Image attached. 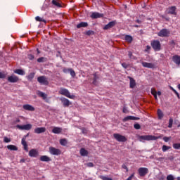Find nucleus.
<instances>
[{
	"label": "nucleus",
	"mask_w": 180,
	"mask_h": 180,
	"mask_svg": "<svg viewBox=\"0 0 180 180\" xmlns=\"http://www.w3.org/2000/svg\"><path fill=\"white\" fill-rule=\"evenodd\" d=\"M122 168H123L124 169H126L127 172H129V168H127V166H126V165L123 164L122 165Z\"/></svg>",
	"instance_id": "864d4df0"
},
{
	"label": "nucleus",
	"mask_w": 180,
	"mask_h": 180,
	"mask_svg": "<svg viewBox=\"0 0 180 180\" xmlns=\"http://www.w3.org/2000/svg\"><path fill=\"white\" fill-rule=\"evenodd\" d=\"M88 150H85V148H82L80 149V155H82V157H86L88 156Z\"/></svg>",
	"instance_id": "bb28decb"
},
{
	"label": "nucleus",
	"mask_w": 180,
	"mask_h": 180,
	"mask_svg": "<svg viewBox=\"0 0 180 180\" xmlns=\"http://www.w3.org/2000/svg\"><path fill=\"white\" fill-rule=\"evenodd\" d=\"M134 128L136 129V130H140L141 129V125L139 123L134 124Z\"/></svg>",
	"instance_id": "ea45409f"
},
{
	"label": "nucleus",
	"mask_w": 180,
	"mask_h": 180,
	"mask_svg": "<svg viewBox=\"0 0 180 180\" xmlns=\"http://www.w3.org/2000/svg\"><path fill=\"white\" fill-rule=\"evenodd\" d=\"M82 131L83 134H86V133H88V131L85 128H82Z\"/></svg>",
	"instance_id": "13d9d810"
},
{
	"label": "nucleus",
	"mask_w": 180,
	"mask_h": 180,
	"mask_svg": "<svg viewBox=\"0 0 180 180\" xmlns=\"http://www.w3.org/2000/svg\"><path fill=\"white\" fill-rule=\"evenodd\" d=\"M46 127H37L34 130L36 134H41V133H45Z\"/></svg>",
	"instance_id": "412c9836"
},
{
	"label": "nucleus",
	"mask_w": 180,
	"mask_h": 180,
	"mask_svg": "<svg viewBox=\"0 0 180 180\" xmlns=\"http://www.w3.org/2000/svg\"><path fill=\"white\" fill-rule=\"evenodd\" d=\"M100 179L103 180H113L112 178L107 177L105 176H99Z\"/></svg>",
	"instance_id": "79ce46f5"
},
{
	"label": "nucleus",
	"mask_w": 180,
	"mask_h": 180,
	"mask_svg": "<svg viewBox=\"0 0 180 180\" xmlns=\"http://www.w3.org/2000/svg\"><path fill=\"white\" fill-rule=\"evenodd\" d=\"M124 40L127 43H131V41H133V37H131L130 35H125Z\"/></svg>",
	"instance_id": "c85d7f7f"
},
{
	"label": "nucleus",
	"mask_w": 180,
	"mask_h": 180,
	"mask_svg": "<svg viewBox=\"0 0 180 180\" xmlns=\"http://www.w3.org/2000/svg\"><path fill=\"white\" fill-rule=\"evenodd\" d=\"M23 147H24V150H25V151H29V149L27 148V145H25Z\"/></svg>",
	"instance_id": "052dcab7"
},
{
	"label": "nucleus",
	"mask_w": 180,
	"mask_h": 180,
	"mask_svg": "<svg viewBox=\"0 0 180 180\" xmlns=\"http://www.w3.org/2000/svg\"><path fill=\"white\" fill-rule=\"evenodd\" d=\"M85 34H86V36H92L95 34V32H94L93 30H88L86 32Z\"/></svg>",
	"instance_id": "4c0bfd02"
},
{
	"label": "nucleus",
	"mask_w": 180,
	"mask_h": 180,
	"mask_svg": "<svg viewBox=\"0 0 180 180\" xmlns=\"http://www.w3.org/2000/svg\"><path fill=\"white\" fill-rule=\"evenodd\" d=\"M18 129H20V130H31L32 129V124H27L25 125H17Z\"/></svg>",
	"instance_id": "9b49d317"
},
{
	"label": "nucleus",
	"mask_w": 180,
	"mask_h": 180,
	"mask_svg": "<svg viewBox=\"0 0 180 180\" xmlns=\"http://www.w3.org/2000/svg\"><path fill=\"white\" fill-rule=\"evenodd\" d=\"M15 73L18 74V75H25V71L21 69H17L15 70Z\"/></svg>",
	"instance_id": "7c9ffc66"
},
{
	"label": "nucleus",
	"mask_w": 180,
	"mask_h": 180,
	"mask_svg": "<svg viewBox=\"0 0 180 180\" xmlns=\"http://www.w3.org/2000/svg\"><path fill=\"white\" fill-rule=\"evenodd\" d=\"M35 20H37V22H43L44 23H46V20H44V18H40L39 16L35 17Z\"/></svg>",
	"instance_id": "2f4dec72"
},
{
	"label": "nucleus",
	"mask_w": 180,
	"mask_h": 180,
	"mask_svg": "<svg viewBox=\"0 0 180 180\" xmlns=\"http://www.w3.org/2000/svg\"><path fill=\"white\" fill-rule=\"evenodd\" d=\"M157 95H158V96H161V91H158Z\"/></svg>",
	"instance_id": "774afa93"
},
{
	"label": "nucleus",
	"mask_w": 180,
	"mask_h": 180,
	"mask_svg": "<svg viewBox=\"0 0 180 180\" xmlns=\"http://www.w3.org/2000/svg\"><path fill=\"white\" fill-rule=\"evenodd\" d=\"M141 64L145 68H155V65L152 63L141 62Z\"/></svg>",
	"instance_id": "a211bd4d"
},
{
	"label": "nucleus",
	"mask_w": 180,
	"mask_h": 180,
	"mask_svg": "<svg viewBox=\"0 0 180 180\" xmlns=\"http://www.w3.org/2000/svg\"><path fill=\"white\" fill-rule=\"evenodd\" d=\"M167 180H175V178L172 174H169L167 176Z\"/></svg>",
	"instance_id": "49530a36"
},
{
	"label": "nucleus",
	"mask_w": 180,
	"mask_h": 180,
	"mask_svg": "<svg viewBox=\"0 0 180 180\" xmlns=\"http://www.w3.org/2000/svg\"><path fill=\"white\" fill-rule=\"evenodd\" d=\"M22 109H24V110H28L29 112H34V110H35L34 107H33V105H32L30 104L23 105Z\"/></svg>",
	"instance_id": "ddd939ff"
},
{
	"label": "nucleus",
	"mask_w": 180,
	"mask_h": 180,
	"mask_svg": "<svg viewBox=\"0 0 180 180\" xmlns=\"http://www.w3.org/2000/svg\"><path fill=\"white\" fill-rule=\"evenodd\" d=\"M174 124V120L172 118H169V125H168L169 129H172V124Z\"/></svg>",
	"instance_id": "58836bf2"
},
{
	"label": "nucleus",
	"mask_w": 180,
	"mask_h": 180,
	"mask_svg": "<svg viewBox=\"0 0 180 180\" xmlns=\"http://www.w3.org/2000/svg\"><path fill=\"white\" fill-rule=\"evenodd\" d=\"M171 89L176 95V96L179 98V93H178V91H176V90H175L173 87H171Z\"/></svg>",
	"instance_id": "09e8293b"
},
{
	"label": "nucleus",
	"mask_w": 180,
	"mask_h": 180,
	"mask_svg": "<svg viewBox=\"0 0 180 180\" xmlns=\"http://www.w3.org/2000/svg\"><path fill=\"white\" fill-rule=\"evenodd\" d=\"M25 159H21L20 160V162H21V163H23V162H25Z\"/></svg>",
	"instance_id": "0e129e2a"
},
{
	"label": "nucleus",
	"mask_w": 180,
	"mask_h": 180,
	"mask_svg": "<svg viewBox=\"0 0 180 180\" xmlns=\"http://www.w3.org/2000/svg\"><path fill=\"white\" fill-rule=\"evenodd\" d=\"M113 137L120 143H125V141H127V138L124 136L120 135V134H114Z\"/></svg>",
	"instance_id": "7ed1b4c3"
},
{
	"label": "nucleus",
	"mask_w": 180,
	"mask_h": 180,
	"mask_svg": "<svg viewBox=\"0 0 180 180\" xmlns=\"http://www.w3.org/2000/svg\"><path fill=\"white\" fill-rule=\"evenodd\" d=\"M98 79H99V75H98V72H94L93 74V82L92 84L93 85H98Z\"/></svg>",
	"instance_id": "6ab92c4d"
},
{
	"label": "nucleus",
	"mask_w": 180,
	"mask_h": 180,
	"mask_svg": "<svg viewBox=\"0 0 180 180\" xmlns=\"http://www.w3.org/2000/svg\"><path fill=\"white\" fill-rule=\"evenodd\" d=\"M158 115L159 119H162V117H164V113H162V111L160 109L158 110Z\"/></svg>",
	"instance_id": "72a5a7b5"
},
{
	"label": "nucleus",
	"mask_w": 180,
	"mask_h": 180,
	"mask_svg": "<svg viewBox=\"0 0 180 180\" xmlns=\"http://www.w3.org/2000/svg\"><path fill=\"white\" fill-rule=\"evenodd\" d=\"M123 122H129V120H140V117L129 115L123 118Z\"/></svg>",
	"instance_id": "f3484780"
},
{
	"label": "nucleus",
	"mask_w": 180,
	"mask_h": 180,
	"mask_svg": "<svg viewBox=\"0 0 180 180\" xmlns=\"http://www.w3.org/2000/svg\"><path fill=\"white\" fill-rule=\"evenodd\" d=\"M155 101H158V97L157 96V94L153 95Z\"/></svg>",
	"instance_id": "e2e57ef3"
},
{
	"label": "nucleus",
	"mask_w": 180,
	"mask_h": 180,
	"mask_svg": "<svg viewBox=\"0 0 180 180\" xmlns=\"http://www.w3.org/2000/svg\"><path fill=\"white\" fill-rule=\"evenodd\" d=\"M172 60L176 65H180V56L179 55L173 56L172 58Z\"/></svg>",
	"instance_id": "dca6fc26"
},
{
	"label": "nucleus",
	"mask_w": 180,
	"mask_h": 180,
	"mask_svg": "<svg viewBox=\"0 0 180 180\" xmlns=\"http://www.w3.org/2000/svg\"><path fill=\"white\" fill-rule=\"evenodd\" d=\"M134 178V173L131 174L126 180H132Z\"/></svg>",
	"instance_id": "5fc2aeb1"
},
{
	"label": "nucleus",
	"mask_w": 180,
	"mask_h": 180,
	"mask_svg": "<svg viewBox=\"0 0 180 180\" xmlns=\"http://www.w3.org/2000/svg\"><path fill=\"white\" fill-rule=\"evenodd\" d=\"M27 57L30 60H34V55L32 54H28Z\"/></svg>",
	"instance_id": "3c124183"
},
{
	"label": "nucleus",
	"mask_w": 180,
	"mask_h": 180,
	"mask_svg": "<svg viewBox=\"0 0 180 180\" xmlns=\"http://www.w3.org/2000/svg\"><path fill=\"white\" fill-rule=\"evenodd\" d=\"M122 67H123V68H127L129 67V65H127L126 63H122Z\"/></svg>",
	"instance_id": "6e6d98bb"
},
{
	"label": "nucleus",
	"mask_w": 180,
	"mask_h": 180,
	"mask_svg": "<svg viewBox=\"0 0 180 180\" xmlns=\"http://www.w3.org/2000/svg\"><path fill=\"white\" fill-rule=\"evenodd\" d=\"M139 176H146L148 174V169L146 167H140L138 169Z\"/></svg>",
	"instance_id": "1a4fd4ad"
},
{
	"label": "nucleus",
	"mask_w": 180,
	"mask_h": 180,
	"mask_svg": "<svg viewBox=\"0 0 180 180\" xmlns=\"http://www.w3.org/2000/svg\"><path fill=\"white\" fill-rule=\"evenodd\" d=\"M139 140L140 141H143V140L146 141H153L155 140H158V137L153 135H143V136H139Z\"/></svg>",
	"instance_id": "f257e3e1"
},
{
	"label": "nucleus",
	"mask_w": 180,
	"mask_h": 180,
	"mask_svg": "<svg viewBox=\"0 0 180 180\" xmlns=\"http://www.w3.org/2000/svg\"><path fill=\"white\" fill-rule=\"evenodd\" d=\"M92 19H99L100 18H103V14L99 13L98 12L92 13L91 15Z\"/></svg>",
	"instance_id": "aec40b11"
},
{
	"label": "nucleus",
	"mask_w": 180,
	"mask_h": 180,
	"mask_svg": "<svg viewBox=\"0 0 180 180\" xmlns=\"http://www.w3.org/2000/svg\"><path fill=\"white\" fill-rule=\"evenodd\" d=\"M60 101L63 105L64 108H68L70 105H71V102H70V100L65 98H60Z\"/></svg>",
	"instance_id": "2eb2a0df"
},
{
	"label": "nucleus",
	"mask_w": 180,
	"mask_h": 180,
	"mask_svg": "<svg viewBox=\"0 0 180 180\" xmlns=\"http://www.w3.org/2000/svg\"><path fill=\"white\" fill-rule=\"evenodd\" d=\"M169 30L167 29H162L158 33L159 37H168L169 36Z\"/></svg>",
	"instance_id": "0eeeda50"
},
{
	"label": "nucleus",
	"mask_w": 180,
	"mask_h": 180,
	"mask_svg": "<svg viewBox=\"0 0 180 180\" xmlns=\"http://www.w3.org/2000/svg\"><path fill=\"white\" fill-rule=\"evenodd\" d=\"M4 143H11V139L5 136L4 139Z\"/></svg>",
	"instance_id": "8fccbe9b"
},
{
	"label": "nucleus",
	"mask_w": 180,
	"mask_h": 180,
	"mask_svg": "<svg viewBox=\"0 0 180 180\" xmlns=\"http://www.w3.org/2000/svg\"><path fill=\"white\" fill-rule=\"evenodd\" d=\"M27 137H29V134H27L26 135H25L24 137H23V139H25V140H26V138H27Z\"/></svg>",
	"instance_id": "338daca9"
},
{
	"label": "nucleus",
	"mask_w": 180,
	"mask_h": 180,
	"mask_svg": "<svg viewBox=\"0 0 180 180\" xmlns=\"http://www.w3.org/2000/svg\"><path fill=\"white\" fill-rule=\"evenodd\" d=\"M173 148H174V150H179L180 143H174L173 144Z\"/></svg>",
	"instance_id": "37998d69"
},
{
	"label": "nucleus",
	"mask_w": 180,
	"mask_h": 180,
	"mask_svg": "<svg viewBox=\"0 0 180 180\" xmlns=\"http://www.w3.org/2000/svg\"><path fill=\"white\" fill-rule=\"evenodd\" d=\"M150 44L155 51H160L161 50V43H160V41L154 40Z\"/></svg>",
	"instance_id": "f03ea898"
},
{
	"label": "nucleus",
	"mask_w": 180,
	"mask_h": 180,
	"mask_svg": "<svg viewBox=\"0 0 180 180\" xmlns=\"http://www.w3.org/2000/svg\"><path fill=\"white\" fill-rule=\"evenodd\" d=\"M33 78H34V73H30V74L27 76V79H28V81H32V79H33Z\"/></svg>",
	"instance_id": "a19ab883"
},
{
	"label": "nucleus",
	"mask_w": 180,
	"mask_h": 180,
	"mask_svg": "<svg viewBox=\"0 0 180 180\" xmlns=\"http://www.w3.org/2000/svg\"><path fill=\"white\" fill-rule=\"evenodd\" d=\"M37 81L41 85H49V80L46 76L38 77Z\"/></svg>",
	"instance_id": "39448f33"
},
{
	"label": "nucleus",
	"mask_w": 180,
	"mask_h": 180,
	"mask_svg": "<svg viewBox=\"0 0 180 180\" xmlns=\"http://www.w3.org/2000/svg\"><path fill=\"white\" fill-rule=\"evenodd\" d=\"M7 148H8V150H10L11 151H18V148L15 145H8Z\"/></svg>",
	"instance_id": "cd10ccee"
},
{
	"label": "nucleus",
	"mask_w": 180,
	"mask_h": 180,
	"mask_svg": "<svg viewBox=\"0 0 180 180\" xmlns=\"http://www.w3.org/2000/svg\"><path fill=\"white\" fill-rule=\"evenodd\" d=\"M128 56H129V58H131V56H133V53L129 52Z\"/></svg>",
	"instance_id": "680f3d73"
},
{
	"label": "nucleus",
	"mask_w": 180,
	"mask_h": 180,
	"mask_svg": "<svg viewBox=\"0 0 180 180\" xmlns=\"http://www.w3.org/2000/svg\"><path fill=\"white\" fill-rule=\"evenodd\" d=\"M168 13L169 15H176V7L175 6L169 7Z\"/></svg>",
	"instance_id": "5701e85b"
},
{
	"label": "nucleus",
	"mask_w": 180,
	"mask_h": 180,
	"mask_svg": "<svg viewBox=\"0 0 180 180\" xmlns=\"http://www.w3.org/2000/svg\"><path fill=\"white\" fill-rule=\"evenodd\" d=\"M39 160H40V161H42L43 162H49L51 161V158H50L47 155L41 156Z\"/></svg>",
	"instance_id": "b1692460"
},
{
	"label": "nucleus",
	"mask_w": 180,
	"mask_h": 180,
	"mask_svg": "<svg viewBox=\"0 0 180 180\" xmlns=\"http://www.w3.org/2000/svg\"><path fill=\"white\" fill-rule=\"evenodd\" d=\"M28 155L30 157H33L34 158H36L39 157V151L36 149H31L29 151Z\"/></svg>",
	"instance_id": "f8f14e48"
},
{
	"label": "nucleus",
	"mask_w": 180,
	"mask_h": 180,
	"mask_svg": "<svg viewBox=\"0 0 180 180\" xmlns=\"http://www.w3.org/2000/svg\"><path fill=\"white\" fill-rule=\"evenodd\" d=\"M151 94L154 96V95H156L157 94V91L155 90V89L154 88H152L151 89Z\"/></svg>",
	"instance_id": "603ef678"
},
{
	"label": "nucleus",
	"mask_w": 180,
	"mask_h": 180,
	"mask_svg": "<svg viewBox=\"0 0 180 180\" xmlns=\"http://www.w3.org/2000/svg\"><path fill=\"white\" fill-rule=\"evenodd\" d=\"M8 82H11L12 84H15L19 81V77L15 75H11L8 77Z\"/></svg>",
	"instance_id": "4468645a"
},
{
	"label": "nucleus",
	"mask_w": 180,
	"mask_h": 180,
	"mask_svg": "<svg viewBox=\"0 0 180 180\" xmlns=\"http://www.w3.org/2000/svg\"><path fill=\"white\" fill-rule=\"evenodd\" d=\"M60 146H65L67 144H68V141H67V139H62L59 141Z\"/></svg>",
	"instance_id": "c756f323"
},
{
	"label": "nucleus",
	"mask_w": 180,
	"mask_h": 180,
	"mask_svg": "<svg viewBox=\"0 0 180 180\" xmlns=\"http://www.w3.org/2000/svg\"><path fill=\"white\" fill-rule=\"evenodd\" d=\"M6 78V75L4 72H0V79H4Z\"/></svg>",
	"instance_id": "a18cd8bd"
},
{
	"label": "nucleus",
	"mask_w": 180,
	"mask_h": 180,
	"mask_svg": "<svg viewBox=\"0 0 180 180\" xmlns=\"http://www.w3.org/2000/svg\"><path fill=\"white\" fill-rule=\"evenodd\" d=\"M52 133H53L54 134H60V133H63V128L54 127L52 129Z\"/></svg>",
	"instance_id": "4be33fe9"
},
{
	"label": "nucleus",
	"mask_w": 180,
	"mask_h": 180,
	"mask_svg": "<svg viewBox=\"0 0 180 180\" xmlns=\"http://www.w3.org/2000/svg\"><path fill=\"white\" fill-rule=\"evenodd\" d=\"M117 24V22L116 20L111 21L108 22L107 25H105L103 27V30H108V29H112V27H114V26H116Z\"/></svg>",
	"instance_id": "9d476101"
},
{
	"label": "nucleus",
	"mask_w": 180,
	"mask_h": 180,
	"mask_svg": "<svg viewBox=\"0 0 180 180\" xmlns=\"http://www.w3.org/2000/svg\"><path fill=\"white\" fill-rule=\"evenodd\" d=\"M39 96H41L43 99H47V94H44V92L40 91L39 93Z\"/></svg>",
	"instance_id": "f704fd0d"
},
{
	"label": "nucleus",
	"mask_w": 180,
	"mask_h": 180,
	"mask_svg": "<svg viewBox=\"0 0 180 180\" xmlns=\"http://www.w3.org/2000/svg\"><path fill=\"white\" fill-rule=\"evenodd\" d=\"M44 61H47V58L44 57H41L37 59V63H44Z\"/></svg>",
	"instance_id": "e433bc0d"
},
{
	"label": "nucleus",
	"mask_w": 180,
	"mask_h": 180,
	"mask_svg": "<svg viewBox=\"0 0 180 180\" xmlns=\"http://www.w3.org/2000/svg\"><path fill=\"white\" fill-rule=\"evenodd\" d=\"M52 4H53V5H54L55 6H57V8H61V4L57 2L56 0H52Z\"/></svg>",
	"instance_id": "473e14b6"
},
{
	"label": "nucleus",
	"mask_w": 180,
	"mask_h": 180,
	"mask_svg": "<svg viewBox=\"0 0 180 180\" xmlns=\"http://www.w3.org/2000/svg\"><path fill=\"white\" fill-rule=\"evenodd\" d=\"M163 140L165 143H168L171 140V137L165 136L163 137Z\"/></svg>",
	"instance_id": "de8ad7c7"
},
{
	"label": "nucleus",
	"mask_w": 180,
	"mask_h": 180,
	"mask_svg": "<svg viewBox=\"0 0 180 180\" xmlns=\"http://www.w3.org/2000/svg\"><path fill=\"white\" fill-rule=\"evenodd\" d=\"M59 93L60 94V95H63L64 96H66L70 99L74 98V96H71V94H70V91L67 89H60L59 91Z\"/></svg>",
	"instance_id": "20e7f679"
},
{
	"label": "nucleus",
	"mask_w": 180,
	"mask_h": 180,
	"mask_svg": "<svg viewBox=\"0 0 180 180\" xmlns=\"http://www.w3.org/2000/svg\"><path fill=\"white\" fill-rule=\"evenodd\" d=\"M49 153L51 155H61V150L53 146L49 147Z\"/></svg>",
	"instance_id": "423d86ee"
},
{
	"label": "nucleus",
	"mask_w": 180,
	"mask_h": 180,
	"mask_svg": "<svg viewBox=\"0 0 180 180\" xmlns=\"http://www.w3.org/2000/svg\"><path fill=\"white\" fill-rule=\"evenodd\" d=\"M81 27H88V22H81L80 23L77 24V28L81 29Z\"/></svg>",
	"instance_id": "a878e982"
},
{
	"label": "nucleus",
	"mask_w": 180,
	"mask_h": 180,
	"mask_svg": "<svg viewBox=\"0 0 180 180\" xmlns=\"http://www.w3.org/2000/svg\"><path fill=\"white\" fill-rule=\"evenodd\" d=\"M86 166L89 167V168H92V167H94V163L89 162L87 163Z\"/></svg>",
	"instance_id": "4d7b16f0"
},
{
	"label": "nucleus",
	"mask_w": 180,
	"mask_h": 180,
	"mask_svg": "<svg viewBox=\"0 0 180 180\" xmlns=\"http://www.w3.org/2000/svg\"><path fill=\"white\" fill-rule=\"evenodd\" d=\"M63 72H64V74H70V75H71V77H72V78H74V77H75V75H76L75 71H74L72 70V68H63Z\"/></svg>",
	"instance_id": "6e6552de"
},
{
	"label": "nucleus",
	"mask_w": 180,
	"mask_h": 180,
	"mask_svg": "<svg viewBox=\"0 0 180 180\" xmlns=\"http://www.w3.org/2000/svg\"><path fill=\"white\" fill-rule=\"evenodd\" d=\"M136 23H139V25L141 24V20H136Z\"/></svg>",
	"instance_id": "69168bd1"
},
{
	"label": "nucleus",
	"mask_w": 180,
	"mask_h": 180,
	"mask_svg": "<svg viewBox=\"0 0 180 180\" xmlns=\"http://www.w3.org/2000/svg\"><path fill=\"white\" fill-rule=\"evenodd\" d=\"M151 49V46H150L149 45L146 46V49L145 50V51H148V50Z\"/></svg>",
	"instance_id": "bf43d9fd"
},
{
	"label": "nucleus",
	"mask_w": 180,
	"mask_h": 180,
	"mask_svg": "<svg viewBox=\"0 0 180 180\" xmlns=\"http://www.w3.org/2000/svg\"><path fill=\"white\" fill-rule=\"evenodd\" d=\"M162 150L163 153H165V151H168V150H171V147L164 145L162 148Z\"/></svg>",
	"instance_id": "c9c22d12"
},
{
	"label": "nucleus",
	"mask_w": 180,
	"mask_h": 180,
	"mask_svg": "<svg viewBox=\"0 0 180 180\" xmlns=\"http://www.w3.org/2000/svg\"><path fill=\"white\" fill-rule=\"evenodd\" d=\"M21 144L25 146H27V143L26 142V139L25 138H22L21 140Z\"/></svg>",
	"instance_id": "c03bdc74"
},
{
	"label": "nucleus",
	"mask_w": 180,
	"mask_h": 180,
	"mask_svg": "<svg viewBox=\"0 0 180 180\" xmlns=\"http://www.w3.org/2000/svg\"><path fill=\"white\" fill-rule=\"evenodd\" d=\"M129 79L130 80V82H129V86L130 88L133 89L136 86V80H134L133 79V77L129 76L128 77Z\"/></svg>",
	"instance_id": "393cba45"
}]
</instances>
